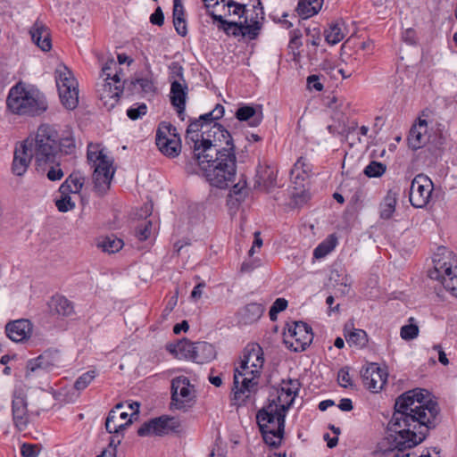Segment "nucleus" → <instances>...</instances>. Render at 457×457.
<instances>
[{"instance_id":"nucleus-1","label":"nucleus","mask_w":457,"mask_h":457,"mask_svg":"<svg viewBox=\"0 0 457 457\" xmlns=\"http://www.w3.org/2000/svg\"><path fill=\"white\" fill-rule=\"evenodd\" d=\"M220 104L197 119H190L185 145L209 183L219 188L228 187L236 175L235 145L230 133L216 120L223 117Z\"/></svg>"},{"instance_id":"nucleus-2","label":"nucleus","mask_w":457,"mask_h":457,"mask_svg":"<svg viewBox=\"0 0 457 457\" xmlns=\"http://www.w3.org/2000/svg\"><path fill=\"white\" fill-rule=\"evenodd\" d=\"M394 409L387 424L388 436L378 444L384 456L417 446L439 423L438 403L427 389L404 392L396 398Z\"/></svg>"},{"instance_id":"nucleus-3","label":"nucleus","mask_w":457,"mask_h":457,"mask_svg":"<svg viewBox=\"0 0 457 457\" xmlns=\"http://www.w3.org/2000/svg\"><path fill=\"white\" fill-rule=\"evenodd\" d=\"M286 412L285 404H278L276 400H272L256 414V421L263 441L272 448L281 445L285 433Z\"/></svg>"},{"instance_id":"nucleus-4","label":"nucleus","mask_w":457,"mask_h":457,"mask_svg":"<svg viewBox=\"0 0 457 457\" xmlns=\"http://www.w3.org/2000/svg\"><path fill=\"white\" fill-rule=\"evenodd\" d=\"M8 109L15 114L37 116L47 109V103L37 90L28 88L21 82L12 87L6 99Z\"/></svg>"},{"instance_id":"nucleus-5","label":"nucleus","mask_w":457,"mask_h":457,"mask_svg":"<svg viewBox=\"0 0 457 457\" xmlns=\"http://www.w3.org/2000/svg\"><path fill=\"white\" fill-rule=\"evenodd\" d=\"M37 170H45L47 164H55L59 154L58 134L49 125H41L35 138L29 139Z\"/></svg>"},{"instance_id":"nucleus-6","label":"nucleus","mask_w":457,"mask_h":457,"mask_svg":"<svg viewBox=\"0 0 457 457\" xmlns=\"http://www.w3.org/2000/svg\"><path fill=\"white\" fill-rule=\"evenodd\" d=\"M434 270L428 276L440 281L445 289L457 297V259L454 253L445 246L437 248L433 256Z\"/></svg>"},{"instance_id":"nucleus-7","label":"nucleus","mask_w":457,"mask_h":457,"mask_svg":"<svg viewBox=\"0 0 457 457\" xmlns=\"http://www.w3.org/2000/svg\"><path fill=\"white\" fill-rule=\"evenodd\" d=\"M87 159L93 171V181L96 190L103 195L109 189L114 174L113 159L104 154L98 145L90 143L87 145Z\"/></svg>"},{"instance_id":"nucleus-8","label":"nucleus","mask_w":457,"mask_h":457,"mask_svg":"<svg viewBox=\"0 0 457 457\" xmlns=\"http://www.w3.org/2000/svg\"><path fill=\"white\" fill-rule=\"evenodd\" d=\"M55 81L62 104L68 110H74L79 104V85L71 71L65 65H59L55 70Z\"/></svg>"},{"instance_id":"nucleus-9","label":"nucleus","mask_w":457,"mask_h":457,"mask_svg":"<svg viewBox=\"0 0 457 457\" xmlns=\"http://www.w3.org/2000/svg\"><path fill=\"white\" fill-rule=\"evenodd\" d=\"M181 431L180 420L172 416L162 415L144 422L137 429L139 436H164L178 434Z\"/></svg>"},{"instance_id":"nucleus-10","label":"nucleus","mask_w":457,"mask_h":457,"mask_svg":"<svg viewBox=\"0 0 457 457\" xmlns=\"http://www.w3.org/2000/svg\"><path fill=\"white\" fill-rule=\"evenodd\" d=\"M312 340V329L303 321L293 322L292 325H288L287 331L284 333L285 344L295 352L304 351Z\"/></svg>"},{"instance_id":"nucleus-11","label":"nucleus","mask_w":457,"mask_h":457,"mask_svg":"<svg viewBox=\"0 0 457 457\" xmlns=\"http://www.w3.org/2000/svg\"><path fill=\"white\" fill-rule=\"evenodd\" d=\"M264 364V353L262 348L257 343L248 344L243 353L240 365L237 371L241 376L247 374L259 377Z\"/></svg>"},{"instance_id":"nucleus-12","label":"nucleus","mask_w":457,"mask_h":457,"mask_svg":"<svg viewBox=\"0 0 457 457\" xmlns=\"http://www.w3.org/2000/svg\"><path fill=\"white\" fill-rule=\"evenodd\" d=\"M434 185L432 180L425 174L415 176L411 183L409 200L415 208L425 207L431 197Z\"/></svg>"},{"instance_id":"nucleus-13","label":"nucleus","mask_w":457,"mask_h":457,"mask_svg":"<svg viewBox=\"0 0 457 457\" xmlns=\"http://www.w3.org/2000/svg\"><path fill=\"white\" fill-rule=\"evenodd\" d=\"M12 416L14 427L19 431L27 429L30 421L27 395L22 388L15 389L12 399Z\"/></svg>"},{"instance_id":"nucleus-14","label":"nucleus","mask_w":457,"mask_h":457,"mask_svg":"<svg viewBox=\"0 0 457 457\" xmlns=\"http://www.w3.org/2000/svg\"><path fill=\"white\" fill-rule=\"evenodd\" d=\"M260 19V16L251 14V16H245V20L239 22L228 21L222 30L228 35L234 37L243 36L250 39H254L259 35V31L262 28Z\"/></svg>"},{"instance_id":"nucleus-15","label":"nucleus","mask_w":457,"mask_h":457,"mask_svg":"<svg viewBox=\"0 0 457 457\" xmlns=\"http://www.w3.org/2000/svg\"><path fill=\"white\" fill-rule=\"evenodd\" d=\"M126 81L115 83L112 80L98 79L96 82V94L103 105L107 109H112L119 101L123 92Z\"/></svg>"},{"instance_id":"nucleus-16","label":"nucleus","mask_w":457,"mask_h":457,"mask_svg":"<svg viewBox=\"0 0 457 457\" xmlns=\"http://www.w3.org/2000/svg\"><path fill=\"white\" fill-rule=\"evenodd\" d=\"M191 387L194 388L188 378L185 376H179L172 379L171 409L182 410L187 407V403L190 401Z\"/></svg>"},{"instance_id":"nucleus-17","label":"nucleus","mask_w":457,"mask_h":457,"mask_svg":"<svg viewBox=\"0 0 457 457\" xmlns=\"http://www.w3.org/2000/svg\"><path fill=\"white\" fill-rule=\"evenodd\" d=\"M364 386L374 393L379 392L386 385L387 372L377 363H370L361 371Z\"/></svg>"},{"instance_id":"nucleus-18","label":"nucleus","mask_w":457,"mask_h":457,"mask_svg":"<svg viewBox=\"0 0 457 457\" xmlns=\"http://www.w3.org/2000/svg\"><path fill=\"white\" fill-rule=\"evenodd\" d=\"M29 33L32 42L43 52L52 49V36L49 27L37 18L30 27Z\"/></svg>"},{"instance_id":"nucleus-19","label":"nucleus","mask_w":457,"mask_h":457,"mask_svg":"<svg viewBox=\"0 0 457 457\" xmlns=\"http://www.w3.org/2000/svg\"><path fill=\"white\" fill-rule=\"evenodd\" d=\"M60 355L58 351H46L38 357L31 359L27 362L26 377L28 378L31 372L37 370L49 371L54 367L60 364Z\"/></svg>"},{"instance_id":"nucleus-20","label":"nucleus","mask_w":457,"mask_h":457,"mask_svg":"<svg viewBox=\"0 0 457 457\" xmlns=\"http://www.w3.org/2000/svg\"><path fill=\"white\" fill-rule=\"evenodd\" d=\"M32 323L27 319H20L9 321L5 325L7 337L15 343L26 342L31 336Z\"/></svg>"},{"instance_id":"nucleus-21","label":"nucleus","mask_w":457,"mask_h":457,"mask_svg":"<svg viewBox=\"0 0 457 457\" xmlns=\"http://www.w3.org/2000/svg\"><path fill=\"white\" fill-rule=\"evenodd\" d=\"M188 95V87L186 81L181 82L174 79L170 83V100L171 105L176 109L179 117L184 120L186 103Z\"/></svg>"},{"instance_id":"nucleus-22","label":"nucleus","mask_w":457,"mask_h":457,"mask_svg":"<svg viewBox=\"0 0 457 457\" xmlns=\"http://www.w3.org/2000/svg\"><path fill=\"white\" fill-rule=\"evenodd\" d=\"M257 377L252 375V378L241 376L237 370L234 374V399L237 401L246 402L252 393H255L258 382Z\"/></svg>"},{"instance_id":"nucleus-23","label":"nucleus","mask_w":457,"mask_h":457,"mask_svg":"<svg viewBox=\"0 0 457 457\" xmlns=\"http://www.w3.org/2000/svg\"><path fill=\"white\" fill-rule=\"evenodd\" d=\"M34 155L29 147V139H26L20 147H16L13 154L12 170L16 176H22Z\"/></svg>"},{"instance_id":"nucleus-24","label":"nucleus","mask_w":457,"mask_h":457,"mask_svg":"<svg viewBox=\"0 0 457 457\" xmlns=\"http://www.w3.org/2000/svg\"><path fill=\"white\" fill-rule=\"evenodd\" d=\"M235 116L240 121H248L251 127H257L263 120L262 107L243 105L237 110Z\"/></svg>"},{"instance_id":"nucleus-25","label":"nucleus","mask_w":457,"mask_h":457,"mask_svg":"<svg viewBox=\"0 0 457 457\" xmlns=\"http://www.w3.org/2000/svg\"><path fill=\"white\" fill-rule=\"evenodd\" d=\"M162 135V131H156L155 142L159 150L168 157H177L181 151L180 138L166 137Z\"/></svg>"},{"instance_id":"nucleus-26","label":"nucleus","mask_w":457,"mask_h":457,"mask_svg":"<svg viewBox=\"0 0 457 457\" xmlns=\"http://www.w3.org/2000/svg\"><path fill=\"white\" fill-rule=\"evenodd\" d=\"M300 386H301V383L299 382L298 379L289 378L287 380H283L281 388L279 391V395H278L277 399H275V400L278 403H281L282 401H284L283 400L284 396H286V398H288V400H287L286 403H284L285 407H286V411H287L288 408L293 403L295 396L297 395Z\"/></svg>"},{"instance_id":"nucleus-27","label":"nucleus","mask_w":457,"mask_h":457,"mask_svg":"<svg viewBox=\"0 0 457 457\" xmlns=\"http://www.w3.org/2000/svg\"><path fill=\"white\" fill-rule=\"evenodd\" d=\"M264 306L258 303H250L238 312L239 322L249 325L256 322L262 316Z\"/></svg>"},{"instance_id":"nucleus-28","label":"nucleus","mask_w":457,"mask_h":457,"mask_svg":"<svg viewBox=\"0 0 457 457\" xmlns=\"http://www.w3.org/2000/svg\"><path fill=\"white\" fill-rule=\"evenodd\" d=\"M344 337L349 345L363 348L368 344V335L363 329L354 328L353 324L347 323L344 328Z\"/></svg>"},{"instance_id":"nucleus-29","label":"nucleus","mask_w":457,"mask_h":457,"mask_svg":"<svg viewBox=\"0 0 457 457\" xmlns=\"http://www.w3.org/2000/svg\"><path fill=\"white\" fill-rule=\"evenodd\" d=\"M216 357L214 346L207 342H196L194 349L192 361L196 363H206Z\"/></svg>"},{"instance_id":"nucleus-30","label":"nucleus","mask_w":457,"mask_h":457,"mask_svg":"<svg viewBox=\"0 0 457 457\" xmlns=\"http://www.w3.org/2000/svg\"><path fill=\"white\" fill-rule=\"evenodd\" d=\"M124 407L123 403H117L112 410L110 411L106 420H105V428L108 433L114 434L119 433L120 431L124 430L127 427L132 424V420L129 419L127 421L123 423H119L117 419V411L121 410Z\"/></svg>"},{"instance_id":"nucleus-31","label":"nucleus","mask_w":457,"mask_h":457,"mask_svg":"<svg viewBox=\"0 0 457 457\" xmlns=\"http://www.w3.org/2000/svg\"><path fill=\"white\" fill-rule=\"evenodd\" d=\"M48 304L53 313L61 316L67 317L74 312L72 303L62 295H54Z\"/></svg>"},{"instance_id":"nucleus-32","label":"nucleus","mask_w":457,"mask_h":457,"mask_svg":"<svg viewBox=\"0 0 457 457\" xmlns=\"http://www.w3.org/2000/svg\"><path fill=\"white\" fill-rule=\"evenodd\" d=\"M445 141L446 138L442 133L435 135L433 138L429 137L428 144L423 147L422 153L429 152L431 155L430 162L441 156Z\"/></svg>"},{"instance_id":"nucleus-33","label":"nucleus","mask_w":457,"mask_h":457,"mask_svg":"<svg viewBox=\"0 0 457 457\" xmlns=\"http://www.w3.org/2000/svg\"><path fill=\"white\" fill-rule=\"evenodd\" d=\"M397 204V193L388 190L383 201L379 204V216L383 220H389L395 211Z\"/></svg>"},{"instance_id":"nucleus-34","label":"nucleus","mask_w":457,"mask_h":457,"mask_svg":"<svg viewBox=\"0 0 457 457\" xmlns=\"http://www.w3.org/2000/svg\"><path fill=\"white\" fill-rule=\"evenodd\" d=\"M83 179L77 173H71L65 181L60 186L61 194H78L83 187Z\"/></svg>"},{"instance_id":"nucleus-35","label":"nucleus","mask_w":457,"mask_h":457,"mask_svg":"<svg viewBox=\"0 0 457 457\" xmlns=\"http://www.w3.org/2000/svg\"><path fill=\"white\" fill-rule=\"evenodd\" d=\"M322 0H299L296 11L303 18H310L318 13Z\"/></svg>"},{"instance_id":"nucleus-36","label":"nucleus","mask_w":457,"mask_h":457,"mask_svg":"<svg viewBox=\"0 0 457 457\" xmlns=\"http://www.w3.org/2000/svg\"><path fill=\"white\" fill-rule=\"evenodd\" d=\"M345 37L344 22L336 21L329 25V28L325 30V39L329 45H337Z\"/></svg>"},{"instance_id":"nucleus-37","label":"nucleus","mask_w":457,"mask_h":457,"mask_svg":"<svg viewBox=\"0 0 457 457\" xmlns=\"http://www.w3.org/2000/svg\"><path fill=\"white\" fill-rule=\"evenodd\" d=\"M195 346V343L190 342L187 339H183L172 348H170V352L175 353L179 358L183 357L192 361Z\"/></svg>"},{"instance_id":"nucleus-38","label":"nucleus","mask_w":457,"mask_h":457,"mask_svg":"<svg viewBox=\"0 0 457 457\" xmlns=\"http://www.w3.org/2000/svg\"><path fill=\"white\" fill-rule=\"evenodd\" d=\"M250 4L251 3L231 0V2H227L226 4H224V6L228 8L229 15H236L239 19L245 20V16H249V10L247 9V6Z\"/></svg>"},{"instance_id":"nucleus-39","label":"nucleus","mask_w":457,"mask_h":457,"mask_svg":"<svg viewBox=\"0 0 457 457\" xmlns=\"http://www.w3.org/2000/svg\"><path fill=\"white\" fill-rule=\"evenodd\" d=\"M426 129L423 131L415 125L411 127L408 136V145L411 149H420L422 148L423 144H425V137L424 133Z\"/></svg>"},{"instance_id":"nucleus-40","label":"nucleus","mask_w":457,"mask_h":457,"mask_svg":"<svg viewBox=\"0 0 457 457\" xmlns=\"http://www.w3.org/2000/svg\"><path fill=\"white\" fill-rule=\"evenodd\" d=\"M386 171V165L377 162L371 161L364 169L363 173L369 178H379Z\"/></svg>"},{"instance_id":"nucleus-41","label":"nucleus","mask_w":457,"mask_h":457,"mask_svg":"<svg viewBox=\"0 0 457 457\" xmlns=\"http://www.w3.org/2000/svg\"><path fill=\"white\" fill-rule=\"evenodd\" d=\"M117 68V63L115 62V61L113 59H110L108 60L105 64L104 65V67L102 68V74L99 78V79H106V80H112L115 83H120V77L118 75V73H114L112 74V69H116Z\"/></svg>"},{"instance_id":"nucleus-42","label":"nucleus","mask_w":457,"mask_h":457,"mask_svg":"<svg viewBox=\"0 0 457 457\" xmlns=\"http://www.w3.org/2000/svg\"><path fill=\"white\" fill-rule=\"evenodd\" d=\"M415 319L413 317H411L409 319V324L404 325L401 328L400 330V336L404 340H412L416 338L419 336V327L414 324Z\"/></svg>"},{"instance_id":"nucleus-43","label":"nucleus","mask_w":457,"mask_h":457,"mask_svg":"<svg viewBox=\"0 0 457 457\" xmlns=\"http://www.w3.org/2000/svg\"><path fill=\"white\" fill-rule=\"evenodd\" d=\"M104 252L116 253L123 246V241L113 237H106L100 244Z\"/></svg>"},{"instance_id":"nucleus-44","label":"nucleus","mask_w":457,"mask_h":457,"mask_svg":"<svg viewBox=\"0 0 457 457\" xmlns=\"http://www.w3.org/2000/svg\"><path fill=\"white\" fill-rule=\"evenodd\" d=\"M96 377V370H88L80 375L74 383V387L78 391L84 390Z\"/></svg>"},{"instance_id":"nucleus-45","label":"nucleus","mask_w":457,"mask_h":457,"mask_svg":"<svg viewBox=\"0 0 457 457\" xmlns=\"http://www.w3.org/2000/svg\"><path fill=\"white\" fill-rule=\"evenodd\" d=\"M137 85H139L141 92L144 94H154L156 89L154 81L148 78L136 79L130 81V86L135 87Z\"/></svg>"},{"instance_id":"nucleus-46","label":"nucleus","mask_w":457,"mask_h":457,"mask_svg":"<svg viewBox=\"0 0 457 457\" xmlns=\"http://www.w3.org/2000/svg\"><path fill=\"white\" fill-rule=\"evenodd\" d=\"M245 186V181H239L238 183L235 184L229 192V197L231 199L234 198L237 203H241L242 201H244L246 195Z\"/></svg>"},{"instance_id":"nucleus-47","label":"nucleus","mask_w":457,"mask_h":457,"mask_svg":"<svg viewBox=\"0 0 457 457\" xmlns=\"http://www.w3.org/2000/svg\"><path fill=\"white\" fill-rule=\"evenodd\" d=\"M61 198L55 200V205L59 212H66L75 207L74 202L71 200L70 194H61Z\"/></svg>"},{"instance_id":"nucleus-48","label":"nucleus","mask_w":457,"mask_h":457,"mask_svg":"<svg viewBox=\"0 0 457 457\" xmlns=\"http://www.w3.org/2000/svg\"><path fill=\"white\" fill-rule=\"evenodd\" d=\"M137 107L132 106L127 111L128 117L132 120L141 118L145 115L147 112V106L145 104H137Z\"/></svg>"},{"instance_id":"nucleus-49","label":"nucleus","mask_w":457,"mask_h":457,"mask_svg":"<svg viewBox=\"0 0 457 457\" xmlns=\"http://www.w3.org/2000/svg\"><path fill=\"white\" fill-rule=\"evenodd\" d=\"M151 221H145L144 223L138 225L136 228V237L138 238V240H146L151 234Z\"/></svg>"},{"instance_id":"nucleus-50","label":"nucleus","mask_w":457,"mask_h":457,"mask_svg":"<svg viewBox=\"0 0 457 457\" xmlns=\"http://www.w3.org/2000/svg\"><path fill=\"white\" fill-rule=\"evenodd\" d=\"M157 131H162V135L166 137L171 138H180L179 134L177 133V129L170 123L162 122L157 129Z\"/></svg>"},{"instance_id":"nucleus-51","label":"nucleus","mask_w":457,"mask_h":457,"mask_svg":"<svg viewBox=\"0 0 457 457\" xmlns=\"http://www.w3.org/2000/svg\"><path fill=\"white\" fill-rule=\"evenodd\" d=\"M59 152H64L70 154L75 148L74 140L71 137L59 138L58 137Z\"/></svg>"},{"instance_id":"nucleus-52","label":"nucleus","mask_w":457,"mask_h":457,"mask_svg":"<svg viewBox=\"0 0 457 457\" xmlns=\"http://www.w3.org/2000/svg\"><path fill=\"white\" fill-rule=\"evenodd\" d=\"M337 379L339 385L343 387L353 386L348 367H344L339 370L337 374Z\"/></svg>"},{"instance_id":"nucleus-53","label":"nucleus","mask_w":457,"mask_h":457,"mask_svg":"<svg viewBox=\"0 0 457 457\" xmlns=\"http://www.w3.org/2000/svg\"><path fill=\"white\" fill-rule=\"evenodd\" d=\"M22 457H37L39 450L37 445L24 443L21 447Z\"/></svg>"},{"instance_id":"nucleus-54","label":"nucleus","mask_w":457,"mask_h":457,"mask_svg":"<svg viewBox=\"0 0 457 457\" xmlns=\"http://www.w3.org/2000/svg\"><path fill=\"white\" fill-rule=\"evenodd\" d=\"M299 170L305 176H309V173L311 172V168L305 163V159L303 157H300L291 170L292 178H295L294 174Z\"/></svg>"},{"instance_id":"nucleus-55","label":"nucleus","mask_w":457,"mask_h":457,"mask_svg":"<svg viewBox=\"0 0 457 457\" xmlns=\"http://www.w3.org/2000/svg\"><path fill=\"white\" fill-rule=\"evenodd\" d=\"M334 245H330L325 242H322L314 249L313 257L316 259L325 257L332 251Z\"/></svg>"},{"instance_id":"nucleus-56","label":"nucleus","mask_w":457,"mask_h":457,"mask_svg":"<svg viewBox=\"0 0 457 457\" xmlns=\"http://www.w3.org/2000/svg\"><path fill=\"white\" fill-rule=\"evenodd\" d=\"M50 169L46 172V177L51 181L60 180L63 177V171L60 168V165L57 163L55 166L54 164H49Z\"/></svg>"},{"instance_id":"nucleus-57","label":"nucleus","mask_w":457,"mask_h":457,"mask_svg":"<svg viewBox=\"0 0 457 457\" xmlns=\"http://www.w3.org/2000/svg\"><path fill=\"white\" fill-rule=\"evenodd\" d=\"M170 69L171 70L170 78L174 80H179L184 82V76H183V67L177 62H171L170 65Z\"/></svg>"},{"instance_id":"nucleus-58","label":"nucleus","mask_w":457,"mask_h":457,"mask_svg":"<svg viewBox=\"0 0 457 457\" xmlns=\"http://www.w3.org/2000/svg\"><path fill=\"white\" fill-rule=\"evenodd\" d=\"M173 25L176 32L181 37H186L187 34V21L185 18L173 19Z\"/></svg>"},{"instance_id":"nucleus-59","label":"nucleus","mask_w":457,"mask_h":457,"mask_svg":"<svg viewBox=\"0 0 457 457\" xmlns=\"http://www.w3.org/2000/svg\"><path fill=\"white\" fill-rule=\"evenodd\" d=\"M307 87L309 89H315L316 91L323 90V84L320 82L319 75H310L307 77Z\"/></svg>"},{"instance_id":"nucleus-60","label":"nucleus","mask_w":457,"mask_h":457,"mask_svg":"<svg viewBox=\"0 0 457 457\" xmlns=\"http://www.w3.org/2000/svg\"><path fill=\"white\" fill-rule=\"evenodd\" d=\"M150 22L154 25L162 26L164 23V14L162 8L159 6L155 9L150 16Z\"/></svg>"},{"instance_id":"nucleus-61","label":"nucleus","mask_w":457,"mask_h":457,"mask_svg":"<svg viewBox=\"0 0 457 457\" xmlns=\"http://www.w3.org/2000/svg\"><path fill=\"white\" fill-rule=\"evenodd\" d=\"M173 19L185 18V9L181 0H173Z\"/></svg>"},{"instance_id":"nucleus-62","label":"nucleus","mask_w":457,"mask_h":457,"mask_svg":"<svg viewBox=\"0 0 457 457\" xmlns=\"http://www.w3.org/2000/svg\"><path fill=\"white\" fill-rule=\"evenodd\" d=\"M267 173L266 178H262V181L265 187H272L276 185V175L273 170H267L265 171Z\"/></svg>"},{"instance_id":"nucleus-63","label":"nucleus","mask_w":457,"mask_h":457,"mask_svg":"<svg viewBox=\"0 0 457 457\" xmlns=\"http://www.w3.org/2000/svg\"><path fill=\"white\" fill-rule=\"evenodd\" d=\"M287 307V301L285 298H277L271 308H273L278 313L286 310Z\"/></svg>"},{"instance_id":"nucleus-64","label":"nucleus","mask_w":457,"mask_h":457,"mask_svg":"<svg viewBox=\"0 0 457 457\" xmlns=\"http://www.w3.org/2000/svg\"><path fill=\"white\" fill-rule=\"evenodd\" d=\"M338 408L343 411H350L353 410V403L349 398H343L340 400Z\"/></svg>"}]
</instances>
